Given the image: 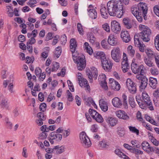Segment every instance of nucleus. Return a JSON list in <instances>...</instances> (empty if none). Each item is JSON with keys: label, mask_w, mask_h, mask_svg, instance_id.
<instances>
[{"label": "nucleus", "mask_w": 159, "mask_h": 159, "mask_svg": "<svg viewBox=\"0 0 159 159\" xmlns=\"http://www.w3.org/2000/svg\"><path fill=\"white\" fill-rule=\"evenodd\" d=\"M123 100V105L125 108H127V96L125 94H123L122 95Z\"/></svg>", "instance_id": "50"}, {"label": "nucleus", "mask_w": 159, "mask_h": 159, "mask_svg": "<svg viewBox=\"0 0 159 159\" xmlns=\"http://www.w3.org/2000/svg\"><path fill=\"white\" fill-rule=\"evenodd\" d=\"M148 10L147 4L142 2H140L137 7H133L131 8L132 13L140 22H142L143 17L145 20L147 19L146 14Z\"/></svg>", "instance_id": "1"}, {"label": "nucleus", "mask_w": 159, "mask_h": 159, "mask_svg": "<svg viewBox=\"0 0 159 159\" xmlns=\"http://www.w3.org/2000/svg\"><path fill=\"white\" fill-rule=\"evenodd\" d=\"M145 64L149 67H152L154 66V64L152 60L149 58L145 57L144 59Z\"/></svg>", "instance_id": "34"}, {"label": "nucleus", "mask_w": 159, "mask_h": 159, "mask_svg": "<svg viewBox=\"0 0 159 159\" xmlns=\"http://www.w3.org/2000/svg\"><path fill=\"white\" fill-rule=\"evenodd\" d=\"M150 71L151 74L153 76L157 75L159 73L158 69L155 67H152L150 69Z\"/></svg>", "instance_id": "36"}, {"label": "nucleus", "mask_w": 159, "mask_h": 159, "mask_svg": "<svg viewBox=\"0 0 159 159\" xmlns=\"http://www.w3.org/2000/svg\"><path fill=\"white\" fill-rule=\"evenodd\" d=\"M120 36L123 41L126 43L129 42L131 39L129 33L127 31H122Z\"/></svg>", "instance_id": "17"}, {"label": "nucleus", "mask_w": 159, "mask_h": 159, "mask_svg": "<svg viewBox=\"0 0 159 159\" xmlns=\"http://www.w3.org/2000/svg\"><path fill=\"white\" fill-rule=\"evenodd\" d=\"M89 112L93 118L95 117V115L97 113V112L96 111L91 109H89Z\"/></svg>", "instance_id": "56"}, {"label": "nucleus", "mask_w": 159, "mask_h": 159, "mask_svg": "<svg viewBox=\"0 0 159 159\" xmlns=\"http://www.w3.org/2000/svg\"><path fill=\"white\" fill-rule=\"evenodd\" d=\"M59 67V64L56 62H54L53 63V66L51 71H55L57 70Z\"/></svg>", "instance_id": "44"}, {"label": "nucleus", "mask_w": 159, "mask_h": 159, "mask_svg": "<svg viewBox=\"0 0 159 159\" xmlns=\"http://www.w3.org/2000/svg\"><path fill=\"white\" fill-rule=\"evenodd\" d=\"M97 116L96 120L99 123H102L103 122V119L101 115L100 114H98Z\"/></svg>", "instance_id": "59"}, {"label": "nucleus", "mask_w": 159, "mask_h": 159, "mask_svg": "<svg viewBox=\"0 0 159 159\" xmlns=\"http://www.w3.org/2000/svg\"><path fill=\"white\" fill-rule=\"evenodd\" d=\"M106 120L108 124L112 127L114 126L118 123L117 120L113 117H108L106 118Z\"/></svg>", "instance_id": "21"}, {"label": "nucleus", "mask_w": 159, "mask_h": 159, "mask_svg": "<svg viewBox=\"0 0 159 159\" xmlns=\"http://www.w3.org/2000/svg\"><path fill=\"white\" fill-rule=\"evenodd\" d=\"M77 28L78 31L80 34L83 35L84 34V31L82 28V26L80 23H78L77 25Z\"/></svg>", "instance_id": "45"}, {"label": "nucleus", "mask_w": 159, "mask_h": 159, "mask_svg": "<svg viewBox=\"0 0 159 159\" xmlns=\"http://www.w3.org/2000/svg\"><path fill=\"white\" fill-rule=\"evenodd\" d=\"M154 57L156 64L159 68V55L157 53L156 55H155Z\"/></svg>", "instance_id": "60"}, {"label": "nucleus", "mask_w": 159, "mask_h": 159, "mask_svg": "<svg viewBox=\"0 0 159 159\" xmlns=\"http://www.w3.org/2000/svg\"><path fill=\"white\" fill-rule=\"evenodd\" d=\"M80 138L81 143L84 147L87 148L91 146L90 140L84 132H82L80 133Z\"/></svg>", "instance_id": "6"}, {"label": "nucleus", "mask_w": 159, "mask_h": 159, "mask_svg": "<svg viewBox=\"0 0 159 159\" xmlns=\"http://www.w3.org/2000/svg\"><path fill=\"white\" fill-rule=\"evenodd\" d=\"M116 133L120 137H122L125 134V129L121 126H119L116 129Z\"/></svg>", "instance_id": "30"}, {"label": "nucleus", "mask_w": 159, "mask_h": 159, "mask_svg": "<svg viewBox=\"0 0 159 159\" xmlns=\"http://www.w3.org/2000/svg\"><path fill=\"white\" fill-rule=\"evenodd\" d=\"M129 101L131 107L133 108H134L136 106V104L134 102V98L132 96L129 97Z\"/></svg>", "instance_id": "41"}, {"label": "nucleus", "mask_w": 159, "mask_h": 159, "mask_svg": "<svg viewBox=\"0 0 159 159\" xmlns=\"http://www.w3.org/2000/svg\"><path fill=\"white\" fill-rule=\"evenodd\" d=\"M136 100L139 106L142 108L143 106L142 102H143V100L141 99V97L140 95H137L136 96Z\"/></svg>", "instance_id": "48"}, {"label": "nucleus", "mask_w": 159, "mask_h": 159, "mask_svg": "<svg viewBox=\"0 0 159 159\" xmlns=\"http://www.w3.org/2000/svg\"><path fill=\"white\" fill-rule=\"evenodd\" d=\"M142 97L143 99V101L147 105L149 106L148 108L151 111L153 110V107L152 105V103L150 99V97L147 93L145 92H143Z\"/></svg>", "instance_id": "11"}, {"label": "nucleus", "mask_w": 159, "mask_h": 159, "mask_svg": "<svg viewBox=\"0 0 159 159\" xmlns=\"http://www.w3.org/2000/svg\"><path fill=\"white\" fill-rule=\"evenodd\" d=\"M103 69L106 71H109L111 68L112 64L109 59L106 58H104L101 61Z\"/></svg>", "instance_id": "12"}, {"label": "nucleus", "mask_w": 159, "mask_h": 159, "mask_svg": "<svg viewBox=\"0 0 159 159\" xmlns=\"http://www.w3.org/2000/svg\"><path fill=\"white\" fill-rule=\"evenodd\" d=\"M116 114L117 117L120 119L124 120H127L129 119V117L124 111L122 110L117 111L116 112Z\"/></svg>", "instance_id": "18"}, {"label": "nucleus", "mask_w": 159, "mask_h": 159, "mask_svg": "<svg viewBox=\"0 0 159 159\" xmlns=\"http://www.w3.org/2000/svg\"><path fill=\"white\" fill-rule=\"evenodd\" d=\"M113 105L115 107L120 108L122 105V103L121 100L118 97L114 98L112 100Z\"/></svg>", "instance_id": "22"}, {"label": "nucleus", "mask_w": 159, "mask_h": 159, "mask_svg": "<svg viewBox=\"0 0 159 159\" xmlns=\"http://www.w3.org/2000/svg\"><path fill=\"white\" fill-rule=\"evenodd\" d=\"M70 48L72 54L73 53H76L75 51L77 46V42L75 39H71L70 41Z\"/></svg>", "instance_id": "23"}, {"label": "nucleus", "mask_w": 159, "mask_h": 159, "mask_svg": "<svg viewBox=\"0 0 159 159\" xmlns=\"http://www.w3.org/2000/svg\"><path fill=\"white\" fill-rule=\"evenodd\" d=\"M94 56L96 58L100 59L101 61L102 58H106L105 56V54L102 52H95L93 53Z\"/></svg>", "instance_id": "29"}, {"label": "nucleus", "mask_w": 159, "mask_h": 159, "mask_svg": "<svg viewBox=\"0 0 159 159\" xmlns=\"http://www.w3.org/2000/svg\"><path fill=\"white\" fill-rule=\"evenodd\" d=\"M67 100L70 102H72L73 100V97L72 96V94L69 91L67 90Z\"/></svg>", "instance_id": "47"}, {"label": "nucleus", "mask_w": 159, "mask_h": 159, "mask_svg": "<svg viewBox=\"0 0 159 159\" xmlns=\"http://www.w3.org/2000/svg\"><path fill=\"white\" fill-rule=\"evenodd\" d=\"M155 47L158 51H159V35H157L155 37Z\"/></svg>", "instance_id": "43"}, {"label": "nucleus", "mask_w": 159, "mask_h": 159, "mask_svg": "<svg viewBox=\"0 0 159 159\" xmlns=\"http://www.w3.org/2000/svg\"><path fill=\"white\" fill-rule=\"evenodd\" d=\"M29 39V40L27 42V43H28V44H34L36 42V40L34 37H31Z\"/></svg>", "instance_id": "62"}, {"label": "nucleus", "mask_w": 159, "mask_h": 159, "mask_svg": "<svg viewBox=\"0 0 159 159\" xmlns=\"http://www.w3.org/2000/svg\"><path fill=\"white\" fill-rule=\"evenodd\" d=\"M111 30L115 33H118L120 31L121 28L120 24L115 20L111 22Z\"/></svg>", "instance_id": "14"}, {"label": "nucleus", "mask_w": 159, "mask_h": 159, "mask_svg": "<svg viewBox=\"0 0 159 159\" xmlns=\"http://www.w3.org/2000/svg\"><path fill=\"white\" fill-rule=\"evenodd\" d=\"M100 11L101 15L103 18L106 19L108 17V11L107 9V10L106 7L102 6L100 10Z\"/></svg>", "instance_id": "27"}, {"label": "nucleus", "mask_w": 159, "mask_h": 159, "mask_svg": "<svg viewBox=\"0 0 159 159\" xmlns=\"http://www.w3.org/2000/svg\"><path fill=\"white\" fill-rule=\"evenodd\" d=\"M85 101L87 106H89L91 104L95 108L97 107V105L91 97H89L86 99Z\"/></svg>", "instance_id": "32"}, {"label": "nucleus", "mask_w": 159, "mask_h": 159, "mask_svg": "<svg viewBox=\"0 0 159 159\" xmlns=\"http://www.w3.org/2000/svg\"><path fill=\"white\" fill-rule=\"evenodd\" d=\"M141 39V38L139 37V34H137L135 35L134 36V44L136 47H138V46L140 45V44L141 43L140 41V39Z\"/></svg>", "instance_id": "35"}, {"label": "nucleus", "mask_w": 159, "mask_h": 159, "mask_svg": "<svg viewBox=\"0 0 159 159\" xmlns=\"http://www.w3.org/2000/svg\"><path fill=\"white\" fill-rule=\"evenodd\" d=\"M146 53L149 58L154 57L155 55L157 54L150 49H148L146 50Z\"/></svg>", "instance_id": "39"}, {"label": "nucleus", "mask_w": 159, "mask_h": 159, "mask_svg": "<svg viewBox=\"0 0 159 159\" xmlns=\"http://www.w3.org/2000/svg\"><path fill=\"white\" fill-rule=\"evenodd\" d=\"M120 2V4L119 5H121V7H122L123 8V5L125 4V5H127L128 4L129 0H118Z\"/></svg>", "instance_id": "54"}, {"label": "nucleus", "mask_w": 159, "mask_h": 159, "mask_svg": "<svg viewBox=\"0 0 159 159\" xmlns=\"http://www.w3.org/2000/svg\"><path fill=\"white\" fill-rule=\"evenodd\" d=\"M131 69L135 74L140 73V75H143L145 73L146 68L143 64L139 66L137 63L132 62L131 64Z\"/></svg>", "instance_id": "5"}, {"label": "nucleus", "mask_w": 159, "mask_h": 159, "mask_svg": "<svg viewBox=\"0 0 159 159\" xmlns=\"http://www.w3.org/2000/svg\"><path fill=\"white\" fill-rule=\"evenodd\" d=\"M100 107L103 111H106L108 110V106L107 103L103 99L100 100L99 101Z\"/></svg>", "instance_id": "25"}, {"label": "nucleus", "mask_w": 159, "mask_h": 159, "mask_svg": "<svg viewBox=\"0 0 159 159\" xmlns=\"http://www.w3.org/2000/svg\"><path fill=\"white\" fill-rule=\"evenodd\" d=\"M108 43L111 46H115L117 43V40L114 34H111L108 36L107 40Z\"/></svg>", "instance_id": "19"}, {"label": "nucleus", "mask_w": 159, "mask_h": 159, "mask_svg": "<svg viewBox=\"0 0 159 159\" xmlns=\"http://www.w3.org/2000/svg\"><path fill=\"white\" fill-rule=\"evenodd\" d=\"M37 34V30H34L31 33H28L27 34V36L28 38H30L31 37L34 38L36 36Z\"/></svg>", "instance_id": "42"}, {"label": "nucleus", "mask_w": 159, "mask_h": 159, "mask_svg": "<svg viewBox=\"0 0 159 159\" xmlns=\"http://www.w3.org/2000/svg\"><path fill=\"white\" fill-rule=\"evenodd\" d=\"M50 136L49 140L52 144H53L54 141H60L62 139L61 134L55 132H52L50 134Z\"/></svg>", "instance_id": "10"}, {"label": "nucleus", "mask_w": 159, "mask_h": 159, "mask_svg": "<svg viewBox=\"0 0 159 159\" xmlns=\"http://www.w3.org/2000/svg\"><path fill=\"white\" fill-rule=\"evenodd\" d=\"M102 28L103 30H105L107 32H109L110 31V27L108 24L105 23L102 25Z\"/></svg>", "instance_id": "49"}, {"label": "nucleus", "mask_w": 159, "mask_h": 159, "mask_svg": "<svg viewBox=\"0 0 159 159\" xmlns=\"http://www.w3.org/2000/svg\"><path fill=\"white\" fill-rule=\"evenodd\" d=\"M126 86L130 93L134 94L137 91L135 84L130 79H128L126 82Z\"/></svg>", "instance_id": "9"}, {"label": "nucleus", "mask_w": 159, "mask_h": 159, "mask_svg": "<svg viewBox=\"0 0 159 159\" xmlns=\"http://www.w3.org/2000/svg\"><path fill=\"white\" fill-rule=\"evenodd\" d=\"M61 41L62 43V44L66 43L67 41V38L65 34H64L61 38Z\"/></svg>", "instance_id": "63"}, {"label": "nucleus", "mask_w": 159, "mask_h": 159, "mask_svg": "<svg viewBox=\"0 0 159 159\" xmlns=\"http://www.w3.org/2000/svg\"><path fill=\"white\" fill-rule=\"evenodd\" d=\"M0 105L2 107L7 110L10 109L7 99L2 93L0 94Z\"/></svg>", "instance_id": "13"}, {"label": "nucleus", "mask_w": 159, "mask_h": 159, "mask_svg": "<svg viewBox=\"0 0 159 159\" xmlns=\"http://www.w3.org/2000/svg\"><path fill=\"white\" fill-rule=\"evenodd\" d=\"M111 55L112 58L116 62L120 61L121 53L119 48L116 47L113 48L111 51Z\"/></svg>", "instance_id": "8"}, {"label": "nucleus", "mask_w": 159, "mask_h": 159, "mask_svg": "<svg viewBox=\"0 0 159 159\" xmlns=\"http://www.w3.org/2000/svg\"><path fill=\"white\" fill-rule=\"evenodd\" d=\"M67 82L70 90L72 92H74V89L72 83L70 80H68Z\"/></svg>", "instance_id": "55"}, {"label": "nucleus", "mask_w": 159, "mask_h": 159, "mask_svg": "<svg viewBox=\"0 0 159 159\" xmlns=\"http://www.w3.org/2000/svg\"><path fill=\"white\" fill-rule=\"evenodd\" d=\"M148 79L145 76H144L142 80L139 81L140 89H144L146 87L148 84Z\"/></svg>", "instance_id": "24"}, {"label": "nucleus", "mask_w": 159, "mask_h": 159, "mask_svg": "<svg viewBox=\"0 0 159 159\" xmlns=\"http://www.w3.org/2000/svg\"><path fill=\"white\" fill-rule=\"evenodd\" d=\"M88 14L89 17L93 19H95L97 16V14L94 9H87Z\"/></svg>", "instance_id": "28"}, {"label": "nucleus", "mask_w": 159, "mask_h": 159, "mask_svg": "<svg viewBox=\"0 0 159 159\" xmlns=\"http://www.w3.org/2000/svg\"><path fill=\"white\" fill-rule=\"evenodd\" d=\"M143 149L145 151L151 150V148L149 144L146 141L143 142L141 144Z\"/></svg>", "instance_id": "33"}, {"label": "nucleus", "mask_w": 159, "mask_h": 159, "mask_svg": "<svg viewBox=\"0 0 159 159\" xmlns=\"http://www.w3.org/2000/svg\"><path fill=\"white\" fill-rule=\"evenodd\" d=\"M139 28L142 31L141 32L138 34L139 37L144 41H149L150 40L149 37L151 34L150 29L147 26L143 25H140Z\"/></svg>", "instance_id": "4"}, {"label": "nucleus", "mask_w": 159, "mask_h": 159, "mask_svg": "<svg viewBox=\"0 0 159 159\" xmlns=\"http://www.w3.org/2000/svg\"><path fill=\"white\" fill-rule=\"evenodd\" d=\"M109 86L114 90L118 91L120 90V84L114 79L111 78L109 80Z\"/></svg>", "instance_id": "15"}, {"label": "nucleus", "mask_w": 159, "mask_h": 159, "mask_svg": "<svg viewBox=\"0 0 159 159\" xmlns=\"http://www.w3.org/2000/svg\"><path fill=\"white\" fill-rule=\"evenodd\" d=\"M79 84L81 87L85 88V89L90 91V89L89 85L88 83L87 80L84 78H82L79 81Z\"/></svg>", "instance_id": "20"}, {"label": "nucleus", "mask_w": 159, "mask_h": 159, "mask_svg": "<svg viewBox=\"0 0 159 159\" xmlns=\"http://www.w3.org/2000/svg\"><path fill=\"white\" fill-rule=\"evenodd\" d=\"M135 154L138 155H142L143 154V152L140 150L138 149H136L134 148H133V149L132 151Z\"/></svg>", "instance_id": "52"}, {"label": "nucleus", "mask_w": 159, "mask_h": 159, "mask_svg": "<svg viewBox=\"0 0 159 159\" xmlns=\"http://www.w3.org/2000/svg\"><path fill=\"white\" fill-rule=\"evenodd\" d=\"M86 74L89 79L90 83H91L93 82V77L94 79H96L98 75L97 69L94 67H91L90 70L89 69H86Z\"/></svg>", "instance_id": "7"}, {"label": "nucleus", "mask_w": 159, "mask_h": 159, "mask_svg": "<svg viewBox=\"0 0 159 159\" xmlns=\"http://www.w3.org/2000/svg\"><path fill=\"white\" fill-rule=\"evenodd\" d=\"M98 80L101 82L106 81V77L104 74H102L99 75Z\"/></svg>", "instance_id": "53"}, {"label": "nucleus", "mask_w": 159, "mask_h": 159, "mask_svg": "<svg viewBox=\"0 0 159 159\" xmlns=\"http://www.w3.org/2000/svg\"><path fill=\"white\" fill-rule=\"evenodd\" d=\"M46 104L44 103H42L39 106V108L41 111H44L46 110Z\"/></svg>", "instance_id": "61"}, {"label": "nucleus", "mask_w": 159, "mask_h": 159, "mask_svg": "<svg viewBox=\"0 0 159 159\" xmlns=\"http://www.w3.org/2000/svg\"><path fill=\"white\" fill-rule=\"evenodd\" d=\"M154 97L156 98H159V88H157L153 93Z\"/></svg>", "instance_id": "64"}, {"label": "nucleus", "mask_w": 159, "mask_h": 159, "mask_svg": "<svg viewBox=\"0 0 159 159\" xmlns=\"http://www.w3.org/2000/svg\"><path fill=\"white\" fill-rule=\"evenodd\" d=\"M122 22L125 27L127 29H130L133 27V21L128 18H124Z\"/></svg>", "instance_id": "16"}, {"label": "nucleus", "mask_w": 159, "mask_h": 159, "mask_svg": "<svg viewBox=\"0 0 159 159\" xmlns=\"http://www.w3.org/2000/svg\"><path fill=\"white\" fill-rule=\"evenodd\" d=\"M42 70L40 68L36 67L35 68V74L37 76H39Z\"/></svg>", "instance_id": "58"}, {"label": "nucleus", "mask_w": 159, "mask_h": 159, "mask_svg": "<svg viewBox=\"0 0 159 159\" xmlns=\"http://www.w3.org/2000/svg\"><path fill=\"white\" fill-rule=\"evenodd\" d=\"M131 143L134 147L139 148L141 147L140 144L136 140H132L131 141Z\"/></svg>", "instance_id": "40"}, {"label": "nucleus", "mask_w": 159, "mask_h": 159, "mask_svg": "<svg viewBox=\"0 0 159 159\" xmlns=\"http://www.w3.org/2000/svg\"><path fill=\"white\" fill-rule=\"evenodd\" d=\"M106 42V40L104 39L103 40L101 43V45L102 46L103 48L105 49H107L108 48V46Z\"/></svg>", "instance_id": "57"}, {"label": "nucleus", "mask_w": 159, "mask_h": 159, "mask_svg": "<svg viewBox=\"0 0 159 159\" xmlns=\"http://www.w3.org/2000/svg\"><path fill=\"white\" fill-rule=\"evenodd\" d=\"M128 128L130 131L136 134L137 135H139V131L135 127L129 126Z\"/></svg>", "instance_id": "38"}, {"label": "nucleus", "mask_w": 159, "mask_h": 159, "mask_svg": "<svg viewBox=\"0 0 159 159\" xmlns=\"http://www.w3.org/2000/svg\"><path fill=\"white\" fill-rule=\"evenodd\" d=\"M120 3L118 0H115L114 2H109L107 3V10L110 15L113 16L116 15L118 18L121 17L125 12V10L119 5Z\"/></svg>", "instance_id": "2"}, {"label": "nucleus", "mask_w": 159, "mask_h": 159, "mask_svg": "<svg viewBox=\"0 0 159 159\" xmlns=\"http://www.w3.org/2000/svg\"><path fill=\"white\" fill-rule=\"evenodd\" d=\"M37 116L39 119H41L42 120H45L46 119V116L44 115L43 112H39L37 114Z\"/></svg>", "instance_id": "46"}, {"label": "nucleus", "mask_w": 159, "mask_h": 159, "mask_svg": "<svg viewBox=\"0 0 159 159\" xmlns=\"http://www.w3.org/2000/svg\"><path fill=\"white\" fill-rule=\"evenodd\" d=\"M72 56L74 61L77 64L78 70H81L84 68L86 65L84 56L78 54L77 52L73 53Z\"/></svg>", "instance_id": "3"}, {"label": "nucleus", "mask_w": 159, "mask_h": 159, "mask_svg": "<svg viewBox=\"0 0 159 159\" xmlns=\"http://www.w3.org/2000/svg\"><path fill=\"white\" fill-rule=\"evenodd\" d=\"M5 120L8 128L11 129L12 128V123L9 120L8 118H6Z\"/></svg>", "instance_id": "51"}, {"label": "nucleus", "mask_w": 159, "mask_h": 159, "mask_svg": "<svg viewBox=\"0 0 159 159\" xmlns=\"http://www.w3.org/2000/svg\"><path fill=\"white\" fill-rule=\"evenodd\" d=\"M55 153L57 154H61L64 151V147L63 146L57 145L54 147Z\"/></svg>", "instance_id": "31"}, {"label": "nucleus", "mask_w": 159, "mask_h": 159, "mask_svg": "<svg viewBox=\"0 0 159 159\" xmlns=\"http://www.w3.org/2000/svg\"><path fill=\"white\" fill-rule=\"evenodd\" d=\"M149 84L150 86L153 89L157 87V79L152 77H150L149 79Z\"/></svg>", "instance_id": "26"}, {"label": "nucleus", "mask_w": 159, "mask_h": 159, "mask_svg": "<svg viewBox=\"0 0 159 159\" xmlns=\"http://www.w3.org/2000/svg\"><path fill=\"white\" fill-rule=\"evenodd\" d=\"M128 52L129 55L131 57H133L135 54V50L131 45L129 46L127 48Z\"/></svg>", "instance_id": "37"}]
</instances>
